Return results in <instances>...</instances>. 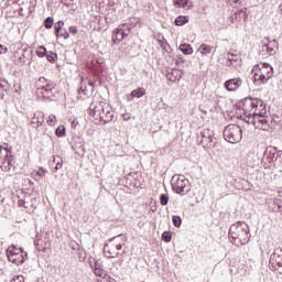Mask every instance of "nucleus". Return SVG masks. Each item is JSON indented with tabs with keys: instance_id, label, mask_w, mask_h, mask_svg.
<instances>
[{
	"instance_id": "nucleus-17",
	"label": "nucleus",
	"mask_w": 282,
	"mask_h": 282,
	"mask_svg": "<svg viewBox=\"0 0 282 282\" xmlns=\"http://www.w3.org/2000/svg\"><path fill=\"white\" fill-rule=\"evenodd\" d=\"M241 78H232L225 82L224 87L227 91H237L241 87Z\"/></svg>"
},
{
	"instance_id": "nucleus-28",
	"label": "nucleus",
	"mask_w": 282,
	"mask_h": 282,
	"mask_svg": "<svg viewBox=\"0 0 282 282\" xmlns=\"http://www.w3.org/2000/svg\"><path fill=\"white\" fill-rule=\"evenodd\" d=\"M47 173V171L43 170V167L40 169V171H33L31 173L33 180H39V177H43Z\"/></svg>"
},
{
	"instance_id": "nucleus-37",
	"label": "nucleus",
	"mask_w": 282,
	"mask_h": 282,
	"mask_svg": "<svg viewBox=\"0 0 282 282\" xmlns=\"http://www.w3.org/2000/svg\"><path fill=\"white\" fill-rule=\"evenodd\" d=\"M57 138H63V135H65V127L64 126H61L56 129L55 131Z\"/></svg>"
},
{
	"instance_id": "nucleus-13",
	"label": "nucleus",
	"mask_w": 282,
	"mask_h": 282,
	"mask_svg": "<svg viewBox=\"0 0 282 282\" xmlns=\"http://www.w3.org/2000/svg\"><path fill=\"white\" fill-rule=\"evenodd\" d=\"M270 265L282 274V251H274L270 257Z\"/></svg>"
},
{
	"instance_id": "nucleus-6",
	"label": "nucleus",
	"mask_w": 282,
	"mask_h": 282,
	"mask_svg": "<svg viewBox=\"0 0 282 282\" xmlns=\"http://www.w3.org/2000/svg\"><path fill=\"white\" fill-rule=\"evenodd\" d=\"M54 89H56V84L45 77H40L37 82V96L41 98L50 99L54 97Z\"/></svg>"
},
{
	"instance_id": "nucleus-21",
	"label": "nucleus",
	"mask_w": 282,
	"mask_h": 282,
	"mask_svg": "<svg viewBox=\"0 0 282 282\" xmlns=\"http://www.w3.org/2000/svg\"><path fill=\"white\" fill-rule=\"evenodd\" d=\"M12 149L8 143H2L0 145V160H6L8 158H12Z\"/></svg>"
},
{
	"instance_id": "nucleus-20",
	"label": "nucleus",
	"mask_w": 282,
	"mask_h": 282,
	"mask_svg": "<svg viewBox=\"0 0 282 282\" xmlns=\"http://www.w3.org/2000/svg\"><path fill=\"white\" fill-rule=\"evenodd\" d=\"M174 8H182L183 10H193V1L191 0H173Z\"/></svg>"
},
{
	"instance_id": "nucleus-12",
	"label": "nucleus",
	"mask_w": 282,
	"mask_h": 282,
	"mask_svg": "<svg viewBox=\"0 0 282 282\" xmlns=\"http://www.w3.org/2000/svg\"><path fill=\"white\" fill-rule=\"evenodd\" d=\"M276 50H279V43L275 40H263L261 50L263 56H273V54H276Z\"/></svg>"
},
{
	"instance_id": "nucleus-33",
	"label": "nucleus",
	"mask_w": 282,
	"mask_h": 282,
	"mask_svg": "<svg viewBox=\"0 0 282 282\" xmlns=\"http://www.w3.org/2000/svg\"><path fill=\"white\" fill-rule=\"evenodd\" d=\"M53 162L56 164L55 171L63 169V159L61 156H55Z\"/></svg>"
},
{
	"instance_id": "nucleus-1",
	"label": "nucleus",
	"mask_w": 282,
	"mask_h": 282,
	"mask_svg": "<svg viewBox=\"0 0 282 282\" xmlns=\"http://www.w3.org/2000/svg\"><path fill=\"white\" fill-rule=\"evenodd\" d=\"M229 237L235 246H246L250 241V228L246 223H237L229 228Z\"/></svg>"
},
{
	"instance_id": "nucleus-4",
	"label": "nucleus",
	"mask_w": 282,
	"mask_h": 282,
	"mask_svg": "<svg viewBox=\"0 0 282 282\" xmlns=\"http://www.w3.org/2000/svg\"><path fill=\"white\" fill-rule=\"evenodd\" d=\"M268 110H265V106H263V110L260 112H256L253 117H249L245 119L248 124H253L256 129H260L262 131H268L270 129V117L265 116Z\"/></svg>"
},
{
	"instance_id": "nucleus-45",
	"label": "nucleus",
	"mask_w": 282,
	"mask_h": 282,
	"mask_svg": "<svg viewBox=\"0 0 282 282\" xmlns=\"http://www.w3.org/2000/svg\"><path fill=\"white\" fill-rule=\"evenodd\" d=\"M93 72H94L95 75L100 74V70H98V69H96V68H94Z\"/></svg>"
},
{
	"instance_id": "nucleus-31",
	"label": "nucleus",
	"mask_w": 282,
	"mask_h": 282,
	"mask_svg": "<svg viewBox=\"0 0 282 282\" xmlns=\"http://www.w3.org/2000/svg\"><path fill=\"white\" fill-rule=\"evenodd\" d=\"M46 55H47V48H45V46H39L36 50V56H39V58H43Z\"/></svg>"
},
{
	"instance_id": "nucleus-19",
	"label": "nucleus",
	"mask_w": 282,
	"mask_h": 282,
	"mask_svg": "<svg viewBox=\"0 0 282 282\" xmlns=\"http://www.w3.org/2000/svg\"><path fill=\"white\" fill-rule=\"evenodd\" d=\"M166 78L167 80H170V83H177V80L182 78V70L177 68H172L167 72Z\"/></svg>"
},
{
	"instance_id": "nucleus-34",
	"label": "nucleus",
	"mask_w": 282,
	"mask_h": 282,
	"mask_svg": "<svg viewBox=\"0 0 282 282\" xmlns=\"http://www.w3.org/2000/svg\"><path fill=\"white\" fill-rule=\"evenodd\" d=\"M172 221L175 228H180L182 226V218L180 216H173Z\"/></svg>"
},
{
	"instance_id": "nucleus-7",
	"label": "nucleus",
	"mask_w": 282,
	"mask_h": 282,
	"mask_svg": "<svg viewBox=\"0 0 282 282\" xmlns=\"http://www.w3.org/2000/svg\"><path fill=\"white\" fill-rule=\"evenodd\" d=\"M224 138L227 142L237 144V142H241V139L243 138V131L238 124L231 123L225 128Z\"/></svg>"
},
{
	"instance_id": "nucleus-35",
	"label": "nucleus",
	"mask_w": 282,
	"mask_h": 282,
	"mask_svg": "<svg viewBox=\"0 0 282 282\" xmlns=\"http://www.w3.org/2000/svg\"><path fill=\"white\" fill-rule=\"evenodd\" d=\"M58 58V55L56 53H50L46 55V59L48 63H56V59Z\"/></svg>"
},
{
	"instance_id": "nucleus-32",
	"label": "nucleus",
	"mask_w": 282,
	"mask_h": 282,
	"mask_svg": "<svg viewBox=\"0 0 282 282\" xmlns=\"http://www.w3.org/2000/svg\"><path fill=\"white\" fill-rule=\"evenodd\" d=\"M82 86L79 88V94H84V96H89V90H87V86L83 85L85 83V77H80Z\"/></svg>"
},
{
	"instance_id": "nucleus-25",
	"label": "nucleus",
	"mask_w": 282,
	"mask_h": 282,
	"mask_svg": "<svg viewBox=\"0 0 282 282\" xmlns=\"http://www.w3.org/2000/svg\"><path fill=\"white\" fill-rule=\"evenodd\" d=\"M144 94H147V90L142 87L134 89L131 91V97L132 98H142V96H144Z\"/></svg>"
},
{
	"instance_id": "nucleus-15",
	"label": "nucleus",
	"mask_w": 282,
	"mask_h": 282,
	"mask_svg": "<svg viewBox=\"0 0 282 282\" xmlns=\"http://www.w3.org/2000/svg\"><path fill=\"white\" fill-rule=\"evenodd\" d=\"M28 51L25 48H18L13 54V61L15 65H25L28 63Z\"/></svg>"
},
{
	"instance_id": "nucleus-27",
	"label": "nucleus",
	"mask_w": 282,
	"mask_h": 282,
	"mask_svg": "<svg viewBox=\"0 0 282 282\" xmlns=\"http://www.w3.org/2000/svg\"><path fill=\"white\" fill-rule=\"evenodd\" d=\"M180 50L183 54H193V46L191 44H181Z\"/></svg>"
},
{
	"instance_id": "nucleus-36",
	"label": "nucleus",
	"mask_w": 282,
	"mask_h": 282,
	"mask_svg": "<svg viewBox=\"0 0 282 282\" xmlns=\"http://www.w3.org/2000/svg\"><path fill=\"white\" fill-rule=\"evenodd\" d=\"M46 122L50 127H54V124H56V116L50 115Z\"/></svg>"
},
{
	"instance_id": "nucleus-14",
	"label": "nucleus",
	"mask_w": 282,
	"mask_h": 282,
	"mask_svg": "<svg viewBox=\"0 0 282 282\" xmlns=\"http://www.w3.org/2000/svg\"><path fill=\"white\" fill-rule=\"evenodd\" d=\"M0 169L4 173H10V171H14L17 169V161H14V156H9L4 160H0Z\"/></svg>"
},
{
	"instance_id": "nucleus-10",
	"label": "nucleus",
	"mask_w": 282,
	"mask_h": 282,
	"mask_svg": "<svg viewBox=\"0 0 282 282\" xmlns=\"http://www.w3.org/2000/svg\"><path fill=\"white\" fill-rule=\"evenodd\" d=\"M131 34V24L123 23L120 24L117 29L113 30L111 41L113 45H118V43H122L127 36Z\"/></svg>"
},
{
	"instance_id": "nucleus-9",
	"label": "nucleus",
	"mask_w": 282,
	"mask_h": 282,
	"mask_svg": "<svg viewBox=\"0 0 282 282\" xmlns=\"http://www.w3.org/2000/svg\"><path fill=\"white\" fill-rule=\"evenodd\" d=\"M172 188L178 195H186L191 191V184L184 175H174L172 177Z\"/></svg>"
},
{
	"instance_id": "nucleus-23",
	"label": "nucleus",
	"mask_w": 282,
	"mask_h": 282,
	"mask_svg": "<svg viewBox=\"0 0 282 282\" xmlns=\"http://www.w3.org/2000/svg\"><path fill=\"white\" fill-rule=\"evenodd\" d=\"M272 210H273V213H282V199H280V198L273 199Z\"/></svg>"
},
{
	"instance_id": "nucleus-43",
	"label": "nucleus",
	"mask_w": 282,
	"mask_h": 282,
	"mask_svg": "<svg viewBox=\"0 0 282 282\" xmlns=\"http://www.w3.org/2000/svg\"><path fill=\"white\" fill-rule=\"evenodd\" d=\"M88 85H89V87H91L90 93L94 91V87H96V83H94V82H91V79H89Z\"/></svg>"
},
{
	"instance_id": "nucleus-11",
	"label": "nucleus",
	"mask_w": 282,
	"mask_h": 282,
	"mask_svg": "<svg viewBox=\"0 0 282 282\" xmlns=\"http://www.w3.org/2000/svg\"><path fill=\"white\" fill-rule=\"evenodd\" d=\"M122 250V241L117 238H113L104 247V254L107 259H116Z\"/></svg>"
},
{
	"instance_id": "nucleus-46",
	"label": "nucleus",
	"mask_w": 282,
	"mask_h": 282,
	"mask_svg": "<svg viewBox=\"0 0 282 282\" xmlns=\"http://www.w3.org/2000/svg\"><path fill=\"white\" fill-rule=\"evenodd\" d=\"M278 195H279V197H282V189L278 191Z\"/></svg>"
},
{
	"instance_id": "nucleus-18",
	"label": "nucleus",
	"mask_w": 282,
	"mask_h": 282,
	"mask_svg": "<svg viewBox=\"0 0 282 282\" xmlns=\"http://www.w3.org/2000/svg\"><path fill=\"white\" fill-rule=\"evenodd\" d=\"M43 122H45V113L43 111H36L31 119L32 127L39 129V127L43 126Z\"/></svg>"
},
{
	"instance_id": "nucleus-2",
	"label": "nucleus",
	"mask_w": 282,
	"mask_h": 282,
	"mask_svg": "<svg viewBox=\"0 0 282 282\" xmlns=\"http://www.w3.org/2000/svg\"><path fill=\"white\" fill-rule=\"evenodd\" d=\"M254 85H263L274 75V69L267 63L257 64L253 69Z\"/></svg>"
},
{
	"instance_id": "nucleus-41",
	"label": "nucleus",
	"mask_w": 282,
	"mask_h": 282,
	"mask_svg": "<svg viewBox=\"0 0 282 282\" xmlns=\"http://www.w3.org/2000/svg\"><path fill=\"white\" fill-rule=\"evenodd\" d=\"M68 32H69L70 34H78V28H77V26H70V28L68 29Z\"/></svg>"
},
{
	"instance_id": "nucleus-16",
	"label": "nucleus",
	"mask_w": 282,
	"mask_h": 282,
	"mask_svg": "<svg viewBox=\"0 0 282 282\" xmlns=\"http://www.w3.org/2000/svg\"><path fill=\"white\" fill-rule=\"evenodd\" d=\"M65 28V22L63 21H58L55 23V36L57 39H69V33L67 32V30L63 29Z\"/></svg>"
},
{
	"instance_id": "nucleus-38",
	"label": "nucleus",
	"mask_w": 282,
	"mask_h": 282,
	"mask_svg": "<svg viewBox=\"0 0 282 282\" xmlns=\"http://www.w3.org/2000/svg\"><path fill=\"white\" fill-rule=\"evenodd\" d=\"M228 61H229L230 65H232V63H237V61H239V56H237L235 54H229Z\"/></svg>"
},
{
	"instance_id": "nucleus-26",
	"label": "nucleus",
	"mask_w": 282,
	"mask_h": 282,
	"mask_svg": "<svg viewBox=\"0 0 282 282\" xmlns=\"http://www.w3.org/2000/svg\"><path fill=\"white\" fill-rule=\"evenodd\" d=\"M186 23H188V17L186 15H178L175 19V25L182 26V25H186Z\"/></svg>"
},
{
	"instance_id": "nucleus-8",
	"label": "nucleus",
	"mask_w": 282,
	"mask_h": 282,
	"mask_svg": "<svg viewBox=\"0 0 282 282\" xmlns=\"http://www.w3.org/2000/svg\"><path fill=\"white\" fill-rule=\"evenodd\" d=\"M7 257L11 263H14L15 265H21L25 263V257H28V253H25L23 249L11 245L7 250Z\"/></svg>"
},
{
	"instance_id": "nucleus-22",
	"label": "nucleus",
	"mask_w": 282,
	"mask_h": 282,
	"mask_svg": "<svg viewBox=\"0 0 282 282\" xmlns=\"http://www.w3.org/2000/svg\"><path fill=\"white\" fill-rule=\"evenodd\" d=\"M198 52H199V54H202V56H206L207 54H210L213 52V46H210L208 44H202L198 47Z\"/></svg>"
},
{
	"instance_id": "nucleus-30",
	"label": "nucleus",
	"mask_w": 282,
	"mask_h": 282,
	"mask_svg": "<svg viewBox=\"0 0 282 282\" xmlns=\"http://www.w3.org/2000/svg\"><path fill=\"white\" fill-rule=\"evenodd\" d=\"M44 28H46V30H52V28H54V18H46L44 21Z\"/></svg>"
},
{
	"instance_id": "nucleus-39",
	"label": "nucleus",
	"mask_w": 282,
	"mask_h": 282,
	"mask_svg": "<svg viewBox=\"0 0 282 282\" xmlns=\"http://www.w3.org/2000/svg\"><path fill=\"white\" fill-rule=\"evenodd\" d=\"M160 202L162 206H166V204H169V195L166 194L161 195Z\"/></svg>"
},
{
	"instance_id": "nucleus-5",
	"label": "nucleus",
	"mask_w": 282,
	"mask_h": 282,
	"mask_svg": "<svg viewBox=\"0 0 282 282\" xmlns=\"http://www.w3.org/2000/svg\"><path fill=\"white\" fill-rule=\"evenodd\" d=\"M93 118L95 120H101V122H111L113 120V110L111 109V106L107 104H96L93 109Z\"/></svg>"
},
{
	"instance_id": "nucleus-29",
	"label": "nucleus",
	"mask_w": 282,
	"mask_h": 282,
	"mask_svg": "<svg viewBox=\"0 0 282 282\" xmlns=\"http://www.w3.org/2000/svg\"><path fill=\"white\" fill-rule=\"evenodd\" d=\"M161 237L162 241H164L165 243H171V240L173 239V234L171 231H164Z\"/></svg>"
},
{
	"instance_id": "nucleus-44",
	"label": "nucleus",
	"mask_w": 282,
	"mask_h": 282,
	"mask_svg": "<svg viewBox=\"0 0 282 282\" xmlns=\"http://www.w3.org/2000/svg\"><path fill=\"white\" fill-rule=\"evenodd\" d=\"M230 1V3H240L241 2V0H229Z\"/></svg>"
},
{
	"instance_id": "nucleus-40",
	"label": "nucleus",
	"mask_w": 282,
	"mask_h": 282,
	"mask_svg": "<svg viewBox=\"0 0 282 282\" xmlns=\"http://www.w3.org/2000/svg\"><path fill=\"white\" fill-rule=\"evenodd\" d=\"M11 282H25V278L23 275L14 276Z\"/></svg>"
},
{
	"instance_id": "nucleus-42",
	"label": "nucleus",
	"mask_w": 282,
	"mask_h": 282,
	"mask_svg": "<svg viewBox=\"0 0 282 282\" xmlns=\"http://www.w3.org/2000/svg\"><path fill=\"white\" fill-rule=\"evenodd\" d=\"M0 54H8V46L0 44Z\"/></svg>"
},
{
	"instance_id": "nucleus-24",
	"label": "nucleus",
	"mask_w": 282,
	"mask_h": 282,
	"mask_svg": "<svg viewBox=\"0 0 282 282\" xmlns=\"http://www.w3.org/2000/svg\"><path fill=\"white\" fill-rule=\"evenodd\" d=\"M94 274L96 276H99V279H106L107 278V271H105L102 268L95 265Z\"/></svg>"
},
{
	"instance_id": "nucleus-3",
	"label": "nucleus",
	"mask_w": 282,
	"mask_h": 282,
	"mask_svg": "<svg viewBox=\"0 0 282 282\" xmlns=\"http://www.w3.org/2000/svg\"><path fill=\"white\" fill-rule=\"evenodd\" d=\"M263 107H265V105H263V101L260 99L246 98L242 101L245 120L254 117L256 113H261V110L263 111Z\"/></svg>"
}]
</instances>
